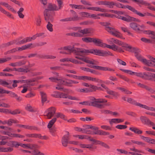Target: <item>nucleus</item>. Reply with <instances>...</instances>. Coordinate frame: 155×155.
Returning a JSON list of instances; mask_svg holds the SVG:
<instances>
[{
	"label": "nucleus",
	"mask_w": 155,
	"mask_h": 155,
	"mask_svg": "<svg viewBox=\"0 0 155 155\" xmlns=\"http://www.w3.org/2000/svg\"><path fill=\"white\" fill-rule=\"evenodd\" d=\"M94 134L100 135H109V133L102 130H97L94 132Z\"/></svg>",
	"instance_id": "obj_29"
},
{
	"label": "nucleus",
	"mask_w": 155,
	"mask_h": 155,
	"mask_svg": "<svg viewBox=\"0 0 155 155\" xmlns=\"http://www.w3.org/2000/svg\"><path fill=\"white\" fill-rule=\"evenodd\" d=\"M129 25L130 27L134 30L138 32L143 31V30H144L146 28V27L143 24L140 25L135 22L130 23Z\"/></svg>",
	"instance_id": "obj_6"
},
{
	"label": "nucleus",
	"mask_w": 155,
	"mask_h": 155,
	"mask_svg": "<svg viewBox=\"0 0 155 155\" xmlns=\"http://www.w3.org/2000/svg\"><path fill=\"white\" fill-rule=\"evenodd\" d=\"M53 94H51V96L53 97H54L55 98H59L60 93L59 92L57 91H54L53 92Z\"/></svg>",
	"instance_id": "obj_63"
},
{
	"label": "nucleus",
	"mask_w": 155,
	"mask_h": 155,
	"mask_svg": "<svg viewBox=\"0 0 155 155\" xmlns=\"http://www.w3.org/2000/svg\"><path fill=\"white\" fill-rule=\"evenodd\" d=\"M49 79L51 80V81L60 83L61 80V77H50L49 78Z\"/></svg>",
	"instance_id": "obj_40"
},
{
	"label": "nucleus",
	"mask_w": 155,
	"mask_h": 155,
	"mask_svg": "<svg viewBox=\"0 0 155 155\" xmlns=\"http://www.w3.org/2000/svg\"><path fill=\"white\" fill-rule=\"evenodd\" d=\"M11 58L10 57L5 58H0V64H2L6 62L7 61L11 60Z\"/></svg>",
	"instance_id": "obj_46"
},
{
	"label": "nucleus",
	"mask_w": 155,
	"mask_h": 155,
	"mask_svg": "<svg viewBox=\"0 0 155 155\" xmlns=\"http://www.w3.org/2000/svg\"><path fill=\"white\" fill-rule=\"evenodd\" d=\"M88 67L92 68H93L98 70H101L103 71H115L114 70L108 67H104L100 66H94V65H89Z\"/></svg>",
	"instance_id": "obj_12"
},
{
	"label": "nucleus",
	"mask_w": 155,
	"mask_h": 155,
	"mask_svg": "<svg viewBox=\"0 0 155 155\" xmlns=\"http://www.w3.org/2000/svg\"><path fill=\"white\" fill-rule=\"evenodd\" d=\"M44 15L46 22H51V23L53 22L54 16V12L45 9L44 12Z\"/></svg>",
	"instance_id": "obj_5"
},
{
	"label": "nucleus",
	"mask_w": 155,
	"mask_h": 155,
	"mask_svg": "<svg viewBox=\"0 0 155 155\" xmlns=\"http://www.w3.org/2000/svg\"><path fill=\"white\" fill-rule=\"evenodd\" d=\"M16 126L20 127H23L26 129L31 130H38L37 127L34 126H30L29 125H24L20 124H17Z\"/></svg>",
	"instance_id": "obj_18"
},
{
	"label": "nucleus",
	"mask_w": 155,
	"mask_h": 155,
	"mask_svg": "<svg viewBox=\"0 0 155 155\" xmlns=\"http://www.w3.org/2000/svg\"><path fill=\"white\" fill-rule=\"evenodd\" d=\"M60 9H59V7L58 6V8L56 5L50 3L48 5V8L45 9L52 11H58Z\"/></svg>",
	"instance_id": "obj_17"
},
{
	"label": "nucleus",
	"mask_w": 155,
	"mask_h": 155,
	"mask_svg": "<svg viewBox=\"0 0 155 155\" xmlns=\"http://www.w3.org/2000/svg\"><path fill=\"white\" fill-rule=\"evenodd\" d=\"M101 86L106 90L107 93L108 94L111 95H113L115 96H119L118 93L116 92L110 90L107 87L105 84H101Z\"/></svg>",
	"instance_id": "obj_14"
},
{
	"label": "nucleus",
	"mask_w": 155,
	"mask_h": 155,
	"mask_svg": "<svg viewBox=\"0 0 155 155\" xmlns=\"http://www.w3.org/2000/svg\"><path fill=\"white\" fill-rule=\"evenodd\" d=\"M89 87L91 88H88L89 90H91L92 92L95 91L96 90H99L101 87H98L97 86L92 84L89 85Z\"/></svg>",
	"instance_id": "obj_44"
},
{
	"label": "nucleus",
	"mask_w": 155,
	"mask_h": 155,
	"mask_svg": "<svg viewBox=\"0 0 155 155\" xmlns=\"http://www.w3.org/2000/svg\"><path fill=\"white\" fill-rule=\"evenodd\" d=\"M126 50L130 52H134L135 53V56L136 54H139L138 52H140L139 50L137 48H126Z\"/></svg>",
	"instance_id": "obj_34"
},
{
	"label": "nucleus",
	"mask_w": 155,
	"mask_h": 155,
	"mask_svg": "<svg viewBox=\"0 0 155 155\" xmlns=\"http://www.w3.org/2000/svg\"><path fill=\"white\" fill-rule=\"evenodd\" d=\"M135 56L139 61L149 66H151L153 64L150 60H147L146 59L143 58L139 54H136Z\"/></svg>",
	"instance_id": "obj_11"
},
{
	"label": "nucleus",
	"mask_w": 155,
	"mask_h": 155,
	"mask_svg": "<svg viewBox=\"0 0 155 155\" xmlns=\"http://www.w3.org/2000/svg\"><path fill=\"white\" fill-rule=\"evenodd\" d=\"M127 127L126 125H118L116 126V128L119 129H124Z\"/></svg>",
	"instance_id": "obj_59"
},
{
	"label": "nucleus",
	"mask_w": 155,
	"mask_h": 155,
	"mask_svg": "<svg viewBox=\"0 0 155 155\" xmlns=\"http://www.w3.org/2000/svg\"><path fill=\"white\" fill-rule=\"evenodd\" d=\"M75 58L88 64H96L98 63V62L96 61L93 60V59H91L85 57H81L79 56H75Z\"/></svg>",
	"instance_id": "obj_10"
},
{
	"label": "nucleus",
	"mask_w": 155,
	"mask_h": 155,
	"mask_svg": "<svg viewBox=\"0 0 155 155\" xmlns=\"http://www.w3.org/2000/svg\"><path fill=\"white\" fill-rule=\"evenodd\" d=\"M86 148H88L91 150L94 149H96L97 148V146H93L91 144H87Z\"/></svg>",
	"instance_id": "obj_61"
},
{
	"label": "nucleus",
	"mask_w": 155,
	"mask_h": 155,
	"mask_svg": "<svg viewBox=\"0 0 155 155\" xmlns=\"http://www.w3.org/2000/svg\"><path fill=\"white\" fill-rule=\"evenodd\" d=\"M140 138L147 142H150L151 139L149 137H145L143 136L140 135Z\"/></svg>",
	"instance_id": "obj_50"
},
{
	"label": "nucleus",
	"mask_w": 155,
	"mask_h": 155,
	"mask_svg": "<svg viewBox=\"0 0 155 155\" xmlns=\"http://www.w3.org/2000/svg\"><path fill=\"white\" fill-rule=\"evenodd\" d=\"M56 110V109L55 107H51L45 111L46 114L44 115L47 116L48 119H50L54 116V114H55Z\"/></svg>",
	"instance_id": "obj_9"
},
{
	"label": "nucleus",
	"mask_w": 155,
	"mask_h": 155,
	"mask_svg": "<svg viewBox=\"0 0 155 155\" xmlns=\"http://www.w3.org/2000/svg\"><path fill=\"white\" fill-rule=\"evenodd\" d=\"M127 101L128 102L131 104L139 106L140 107H141L142 105V104L137 102L136 101L131 98H127Z\"/></svg>",
	"instance_id": "obj_19"
},
{
	"label": "nucleus",
	"mask_w": 155,
	"mask_h": 155,
	"mask_svg": "<svg viewBox=\"0 0 155 155\" xmlns=\"http://www.w3.org/2000/svg\"><path fill=\"white\" fill-rule=\"evenodd\" d=\"M81 33L79 31L77 32L70 33L67 34L68 35L71 36L75 37H82Z\"/></svg>",
	"instance_id": "obj_32"
},
{
	"label": "nucleus",
	"mask_w": 155,
	"mask_h": 155,
	"mask_svg": "<svg viewBox=\"0 0 155 155\" xmlns=\"http://www.w3.org/2000/svg\"><path fill=\"white\" fill-rule=\"evenodd\" d=\"M92 100H94V101L91 103V105L99 109H102L104 107V104L101 103H106L107 102V100L102 98L96 99L95 98L93 97Z\"/></svg>",
	"instance_id": "obj_3"
},
{
	"label": "nucleus",
	"mask_w": 155,
	"mask_h": 155,
	"mask_svg": "<svg viewBox=\"0 0 155 155\" xmlns=\"http://www.w3.org/2000/svg\"><path fill=\"white\" fill-rule=\"evenodd\" d=\"M141 108H144L148 110H150L153 111H154L155 108L153 107H150L145 105L142 104L141 107Z\"/></svg>",
	"instance_id": "obj_48"
},
{
	"label": "nucleus",
	"mask_w": 155,
	"mask_h": 155,
	"mask_svg": "<svg viewBox=\"0 0 155 155\" xmlns=\"http://www.w3.org/2000/svg\"><path fill=\"white\" fill-rule=\"evenodd\" d=\"M89 81H91L96 82L100 83H103L104 81L97 78H94L91 77H89Z\"/></svg>",
	"instance_id": "obj_41"
},
{
	"label": "nucleus",
	"mask_w": 155,
	"mask_h": 155,
	"mask_svg": "<svg viewBox=\"0 0 155 155\" xmlns=\"http://www.w3.org/2000/svg\"><path fill=\"white\" fill-rule=\"evenodd\" d=\"M115 5L117 7L119 8H121L124 9L127 8L129 10L133 12L134 13L137 15L140 16H143L144 15H143L142 13H140V12L137 11L134 8L129 5H124L121 3H115Z\"/></svg>",
	"instance_id": "obj_4"
},
{
	"label": "nucleus",
	"mask_w": 155,
	"mask_h": 155,
	"mask_svg": "<svg viewBox=\"0 0 155 155\" xmlns=\"http://www.w3.org/2000/svg\"><path fill=\"white\" fill-rule=\"evenodd\" d=\"M31 153L32 155H45L44 153L41 152L37 149L32 150L31 151Z\"/></svg>",
	"instance_id": "obj_30"
},
{
	"label": "nucleus",
	"mask_w": 155,
	"mask_h": 155,
	"mask_svg": "<svg viewBox=\"0 0 155 155\" xmlns=\"http://www.w3.org/2000/svg\"><path fill=\"white\" fill-rule=\"evenodd\" d=\"M45 59H54L56 58V56L50 55H45Z\"/></svg>",
	"instance_id": "obj_62"
},
{
	"label": "nucleus",
	"mask_w": 155,
	"mask_h": 155,
	"mask_svg": "<svg viewBox=\"0 0 155 155\" xmlns=\"http://www.w3.org/2000/svg\"><path fill=\"white\" fill-rule=\"evenodd\" d=\"M13 148L11 147H2V152H10L13 151Z\"/></svg>",
	"instance_id": "obj_36"
},
{
	"label": "nucleus",
	"mask_w": 155,
	"mask_h": 155,
	"mask_svg": "<svg viewBox=\"0 0 155 155\" xmlns=\"http://www.w3.org/2000/svg\"><path fill=\"white\" fill-rule=\"evenodd\" d=\"M47 44L46 42H40L38 43H36L33 45L32 47L35 48L36 46H40L44 45Z\"/></svg>",
	"instance_id": "obj_60"
},
{
	"label": "nucleus",
	"mask_w": 155,
	"mask_h": 155,
	"mask_svg": "<svg viewBox=\"0 0 155 155\" xmlns=\"http://www.w3.org/2000/svg\"><path fill=\"white\" fill-rule=\"evenodd\" d=\"M112 49L114 51H117L119 52H124L121 48L119 47L114 44L113 45Z\"/></svg>",
	"instance_id": "obj_31"
},
{
	"label": "nucleus",
	"mask_w": 155,
	"mask_h": 155,
	"mask_svg": "<svg viewBox=\"0 0 155 155\" xmlns=\"http://www.w3.org/2000/svg\"><path fill=\"white\" fill-rule=\"evenodd\" d=\"M57 120L56 118H53L52 119L49 121L48 125L47 127L49 129H50L53 126L54 124Z\"/></svg>",
	"instance_id": "obj_35"
},
{
	"label": "nucleus",
	"mask_w": 155,
	"mask_h": 155,
	"mask_svg": "<svg viewBox=\"0 0 155 155\" xmlns=\"http://www.w3.org/2000/svg\"><path fill=\"white\" fill-rule=\"evenodd\" d=\"M13 82L12 80H7L6 81L5 80L0 79V85L4 86L7 87L8 86H10V84Z\"/></svg>",
	"instance_id": "obj_22"
},
{
	"label": "nucleus",
	"mask_w": 155,
	"mask_h": 155,
	"mask_svg": "<svg viewBox=\"0 0 155 155\" xmlns=\"http://www.w3.org/2000/svg\"><path fill=\"white\" fill-rule=\"evenodd\" d=\"M129 130L134 132L135 134L139 135L142 134L143 131L138 128L135 127H131L129 128Z\"/></svg>",
	"instance_id": "obj_20"
},
{
	"label": "nucleus",
	"mask_w": 155,
	"mask_h": 155,
	"mask_svg": "<svg viewBox=\"0 0 155 155\" xmlns=\"http://www.w3.org/2000/svg\"><path fill=\"white\" fill-rule=\"evenodd\" d=\"M62 49L68 51L70 53L74 52L76 55H85L87 53H90L95 55L101 56H107L109 55L113 56V54L109 51H104V50L97 49H85L82 48H74V46H71V45L64 47Z\"/></svg>",
	"instance_id": "obj_1"
},
{
	"label": "nucleus",
	"mask_w": 155,
	"mask_h": 155,
	"mask_svg": "<svg viewBox=\"0 0 155 155\" xmlns=\"http://www.w3.org/2000/svg\"><path fill=\"white\" fill-rule=\"evenodd\" d=\"M121 20L125 21L130 22L132 21H140L139 20L133 17H131L129 15H127L126 17L122 16Z\"/></svg>",
	"instance_id": "obj_13"
},
{
	"label": "nucleus",
	"mask_w": 155,
	"mask_h": 155,
	"mask_svg": "<svg viewBox=\"0 0 155 155\" xmlns=\"http://www.w3.org/2000/svg\"><path fill=\"white\" fill-rule=\"evenodd\" d=\"M100 24L105 27V29L110 34L112 35L116 30L114 28L111 27V24L108 22H100Z\"/></svg>",
	"instance_id": "obj_7"
},
{
	"label": "nucleus",
	"mask_w": 155,
	"mask_h": 155,
	"mask_svg": "<svg viewBox=\"0 0 155 155\" xmlns=\"http://www.w3.org/2000/svg\"><path fill=\"white\" fill-rule=\"evenodd\" d=\"M93 42L97 46L102 47L104 43L102 42V40L98 38H93Z\"/></svg>",
	"instance_id": "obj_21"
},
{
	"label": "nucleus",
	"mask_w": 155,
	"mask_h": 155,
	"mask_svg": "<svg viewBox=\"0 0 155 155\" xmlns=\"http://www.w3.org/2000/svg\"><path fill=\"white\" fill-rule=\"evenodd\" d=\"M20 112L19 109H16L13 111H10V114L12 115H15L18 114H20Z\"/></svg>",
	"instance_id": "obj_64"
},
{
	"label": "nucleus",
	"mask_w": 155,
	"mask_h": 155,
	"mask_svg": "<svg viewBox=\"0 0 155 155\" xmlns=\"http://www.w3.org/2000/svg\"><path fill=\"white\" fill-rule=\"evenodd\" d=\"M93 38L90 37H84L82 38V41L86 43H91L93 42Z\"/></svg>",
	"instance_id": "obj_39"
},
{
	"label": "nucleus",
	"mask_w": 155,
	"mask_h": 155,
	"mask_svg": "<svg viewBox=\"0 0 155 155\" xmlns=\"http://www.w3.org/2000/svg\"><path fill=\"white\" fill-rule=\"evenodd\" d=\"M26 110L30 112H34V111L32 107L29 104H27L25 107Z\"/></svg>",
	"instance_id": "obj_54"
},
{
	"label": "nucleus",
	"mask_w": 155,
	"mask_h": 155,
	"mask_svg": "<svg viewBox=\"0 0 155 155\" xmlns=\"http://www.w3.org/2000/svg\"><path fill=\"white\" fill-rule=\"evenodd\" d=\"M142 32H143L144 34H147L148 35H151V36L150 37L153 39L155 40V31H152L150 30L147 31H143Z\"/></svg>",
	"instance_id": "obj_23"
},
{
	"label": "nucleus",
	"mask_w": 155,
	"mask_h": 155,
	"mask_svg": "<svg viewBox=\"0 0 155 155\" xmlns=\"http://www.w3.org/2000/svg\"><path fill=\"white\" fill-rule=\"evenodd\" d=\"M71 12L73 14V17H69L64 19H62L60 20V21L61 22H65L69 21H77L79 20L80 18L78 17V15L76 12L73 10H71Z\"/></svg>",
	"instance_id": "obj_8"
},
{
	"label": "nucleus",
	"mask_w": 155,
	"mask_h": 155,
	"mask_svg": "<svg viewBox=\"0 0 155 155\" xmlns=\"http://www.w3.org/2000/svg\"><path fill=\"white\" fill-rule=\"evenodd\" d=\"M91 29L90 28H86L84 29H81L79 31L81 33L82 37L84 34H86L91 33Z\"/></svg>",
	"instance_id": "obj_28"
},
{
	"label": "nucleus",
	"mask_w": 155,
	"mask_h": 155,
	"mask_svg": "<svg viewBox=\"0 0 155 155\" xmlns=\"http://www.w3.org/2000/svg\"><path fill=\"white\" fill-rule=\"evenodd\" d=\"M87 9L91 10L96 11H100L101 12H106V10L104 8H101L98 7H90L87 8Z\"/></svg>",
	"instance_id": "obj_25"
},
{
	"label": "nucleus",
	"mask_w": 155,
	"mask_h": 155,
	"mask_svg": "<svg viewBox=\"0 0 155 155\" xmlns=\"http://www.w3.org/2000/svg\"><path fill=\"white\" fill-rule=\"evenodd\" d=\"M36 21V25L38 26H40L41 22V18L40 16H38L35 19Z\"/></svg>",
	"instance_id": "obj_53"
},
{
	"label": "nucleus",
	"mask_w": 155,
	"mask_h": 155,
	"mask_svg": "<svg viewBox=\"0 0 155 155\" xmlns=\"http://www.w3.org/2000/svg\"><path fill=\"white\" fill-rule=\"evenodd\" d=\"M41 97V101L42 103H44L47 101V98L46 94L43 92H40Z\"/></svg>",
	"instance_id": "obj_38"
},
{
	"label": "nucleus",
	"mask_w": 155,
	"mask_h": 155,
	"mask_svg": "<svg viewBox=\"0 0 155 155\" xmlns=\"http://www.w3.org/2000/svg\"><path fill=\"white\" fill-rule=\"evenodd\" d=\"M37 134H25V136L28 137L37 138Z\"/></svg>",
	"instance_id": "obj_55"
},
{
	"label": "nucleus",
	"mask_w": 155,
	"mask_h": 155,
	"mask_svg": "<svg viewBox=\"0 0 155 155\" xmlns=\"http://www.w3.org/2000/svg\"><path fill=\"white\" fill-rule=\"evenodd\" d=\"M114 43L118 45L122 46L123 47L127 48H131V47L129 46L128 45L125 43H124L121 41H119L117 39L114 40Z\"/></svg>",
	"instance_id": "obj_16"
},
{
	"label": "nucleus",
	"mask_w": 155,
	"mask_h": 155,
	"mask_svg": "<svg viewBox=\"0 0 155 155\" xmlns=\"http://www.w3.org/2000/svg\"><path fill=\"white\" fill-rule=\"evenodd\" d=\"M26 61L24 60H22L16 62L17 67L20 66L25 65L26 63Z\"/></svg>",
	"instance_id": "obj_57"
},
{
	"label": "nucleus",
	"mask_w": 155,
	"mask_h": 155,
	"mask_svg": "<svg viewBox=\"0 0 155 155\" xmlns=\"http://www.w3.org/2000/svg\"><path fill=\"white\" fill-rule=\"evenodd\" d=\"M71 135L69 132H65V134L63 136L61 139V143L63 146L66 147L68 144L78 145L79 142L77 141L70 140Z\"/></svg>",
	"instance_id": "obj_2"
},
{
	"label": "nucleus",
	"mask_w": 155,
	"mask_h": 155,
	"mask_svg": "<svg viewBox=\"0 0 155 155\" xmlns=\"http://www.w3.org/2000/svg\"><path fill=\"white\" fill-rule=\"evenodd\" d=\"M55 118H60L62 119H63L64 120H67V119H66V117L65 116V115H64L62 113H60V112H58L56 113V115L55 116Z\"/></svg>",
	"instance_id": "obj_33"
},
{
	"label": "nucleus",
	"mask_w": 155,
	"mask_h": 155,
	"mask_svg": "<svg viewBox=\"0 0 155 155\" xmlns=\"http://www.w3.org/2000/svg\"><path fill=\"white\" fill-rule=\"evenodd\" d=\"M20 82L19 80H14L13 81V84L12 85V86H8L7 87L9 89H12L13 88H15L17 86V83H19Z\"/></svg>",
	"instance_id": "obj_37"
},
{
	"label": "nucleus",
	"mask_w": 155,
	"mask_h": 155,
	"mask_svg": "<svg viewBox=\"0 0 155 155\" xmlns=\"http://www.w3.org/2000/svg\"><path fill=\"white\" fill-rule=\"evenodd\" d=\"M78 91L80 92L88 93L92 92V91L89 90L88 88H86L84 89H79L78 90Z\"/></svg>",
	"instance_id": "obj_47"
},
{
	"label": "nucleus",
	"mask_w": 155,
	"mask_h": 155,
	"mask_svg": "<svg viewBox=\"0 0 155 155\" xmlns=\"http://www.w3.org/2000/svg\"><path fill=\"white\" fill-rule=\"evenodd\" d=\"M69 61L75 64H83L82 62L73 59H71L69 60Z\"/></svg>",
	"instance_id": "obj_58"
},
{
	"label": "nucleus",
	"mask_w": 155,
	"mask_h": 155,
	"mask_svg": "<svg viewBox=\"0 0 155 155\" xmlns=\"http://www.w3.org/2000/svg\"><path fill=\"white\" fill-rule=\"evenodd\" d=\"M90 76H79L78 79L79 80H83L84 81L89 80Z\"/></svg>",
	"instance_id": "obj_52"
},
{
	"label": "nucleus",
	"mask_w": 155,
	"mask_h": 155,
	"mask_svg": "<svg viewBox=\"0 0 155 155\" xmlns=\"http://www.w3.org/2000/svg\"><path fill=\"white\" fill-rule=\"evenodd\" d=\"M17 41V40H14L7 43H3L2 44V48H5L15 44Z\"/></svg>",
	"instance_id": "obj_27"
},
{
	"label": "nucleus",
	"mask_w": 155,
	"mask_h": 155,
	"mask_svg": "<svg viewBox=\"0 0 155 155\" xmlns=\"http://www.w3.org/2000/svg\"><path fill=\"white\" fill-rule=\"evenodd\" d=\"M60 84L68 87L73 86L72 80L70 79H65V80H63L61 79Z\"/></svg>",
	"instance_id": "obj_15"
},
{
	"label": "nucleus",
	"mask_w": 155,
	"mask_h": 155,
	"mask_svg": "<svg viewBox=\"0 0 155 155\" xmlns=\"http://www.w3.org/2000/svg\"><path fill=\"white\" fill-rule=\"evenodd\" d=\"M35 95V93L32 91H31L29 93L27 94L25 96V97L28 98H31L34 97Z\"/></svg>",
	"instance_id": "obj_51"
},
{
	"label": "nucleus",
	"mask_w": 155,
	"mask_h": 155,
	"mask_svg": "<svg viewBox=\"0 0 155 155\" xmlns=\"http://www.w3.org/2000/svg\"><path fill=\"white\" fill-rule=\"evenodd\" d=\"M124 121V120L123 119L117 118V119H112L110 120L109 121V123L110 124H112L113 123H118Z\"/></svg>",
	"instance_id": "obj_26"
},
{
	"label": "nucleus",
	"mask_w": 155,
	"mask_h": 155,
	"mask_svg": "<svg viewBox=\"0 0 155 155\" xmlns=\"http://www.w3.org/2000/svg\"><path fill=\"white\" fill-rule=\"evenodd\" d=\"M48 23L47 25V29L50 32H52L53 31L52 28L53 25L51 24V22H47Z\"/></svg>",
	"instance_id": "obj_49"
},
{
	"label": "nucleus",
	"mask_w": 155,
	"mask_h": 155,
	"mask_svg": "<svg viewBox=\"0 0 155 155\" xmlns=\"http://www.w3.org/2000/svg\"><path fill=\"white\" fill-rule=\"evenodd\" d=\"M101 113L104 114H112V111L107 110H101Z\"/></svg>",
	"instance_id": "obj_56"
},
{
	"label": "nucleus",
	"mask_w": 155,
	"mask_h": 155,
	"mask_svg": "<svg viewBox=\"0 0 155 155\" xmlns=\"http://www.w3.org/2000/svg\"><path fill=\"white\" fill-rule=\"evenodd\" d=\"M131 141L133 143L136 144L138 145L141 146L142 147H145V144L141 141H135L133 140H131Z\"/></svg>",
	"instance_id": "obj_45"
},
{
	"label": "nucleus",
	"mask_w": 155,
	"mask_h": 155,
	"mask_svg": "<svg viewBox=\"0 0 155 155\" xmlns=\"http://www.w3.org/2000/svg\"><path fill=\"white\" fill-rule=\"evenodd\" d=\"M105 5H107L110 8H113L115 5V3L113 2L106 1Z\"/></svg>",
	"instance_id": "obj_43"
},
{
	"label": "nucleus",
	"mask_w": 155,
	"mask_h": 155,
	"mask_svg": "<svg viewBox=\"0 0 155 155\" xmlns=\"http://www.w3.org/2000/svg\"><path fill=\"white\" fill-rule=\"evenodd\" d=\"M140 119L142 123L146 125H149V122L150 120L147 117L141 116Z\"/></svg>",
	"instance_id": "obj_24"
},
{
	"label": "nucleus",
	"mask_w": 155,
	"mask_h": 155,
	"mask_svg": "<svg viewBox=\"0 0 155 155\" xmlns=\"http://www.w3.org/2000/svg\"><path fill=\"white\" fill-rule=\"evenodd\" d=\"M143 1L145 3V4H140L142 5H144L145 6H147L148 7L147 8L150 9L153 11H155V8L153 7L150 4L147 2L146 1H144L143 0Z\"/></svg>",
	"instance_id": "obj_42"
}]
</instances>
